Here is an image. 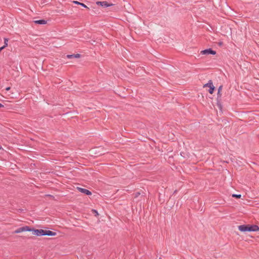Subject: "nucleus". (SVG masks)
Segmentation results:
<instances>
[{"label":"nucleus","mask_w":259,"mask_h":259,"mask_svg":"<svg viewBox=\"0 0 259 259\" xmlns=\"http://www.w3.org/2000/svg\"><path fill=\"white\" fill-rule=\"evenodd\" d=\"M4 107V105H3L2 104L0 103V108Z\"/></svg>","instance_id":"21"},{"label":"nucleus","mask_w":259,"mask_h":259,"mask_svg":"<svg viewBox=\"0 0 259 259\" xmlns=\"http://www.w3.org/2000/svg\"><path fill=\"white\" fill-rule=\"evenodd\" d=\"M222 88H223V85H220L218 89L217 99H221V96H222L221 91L222 90Z\"/></svg>","instance_id":"10"},{"label":"nucleus","mask_w":259,"mask_h":259,"mask_svg":"<svg viewBox=\"0 0 259 259\" xmlns=\"http://www.w3.org/2000/svg\"><path fill=\"white\" fill-rule=\"evenodd\" d=\"M31 231L34 235L41 236H45V230L43 229H35L34 228H31Z\"/></svg>","instance_id":"2"},{"label":"nucleus","mask_w":259,"mask_h":259,"mask_svg":"<svg viewBox=\"0 0 259 259\" xmlns=\"http://www.w3.org/2000/svg\"><path fill=\"white\" fill-rule=\"evenodd\" d=\"M97 4L104 8H107L108 7L111 6L113 5L112 4L108 3V2H107L106 1L97 2Z\"/></svg>","instance_id":"5"},{"label":"nucleus","mask_w":259,"mask_h":259,"mask_svg":"<svg viewBox=\"0 0 259 259\" xmlns=\"http://www.w3.org/2000/svg\"><path fill=\"white\" fill-rule=\"evenodd\" d=\"M217 104L218 107H219V108L220 110H222V105L221 103V99H217Z\"/></svg>","instance_id":"13"},{"label":"nucleus","mask_w":259,"mask_h":259,"mask_svg":"<svg viewBox=\"0 0 259 259\" xmlns=\"http://www.w3.org/2000/svg\"><path fill=\"white\" fill-rule=\"evenodd\" d=\"M57 233L50 230H45V235L53 236L56 235Z\"/></svg>","instance_id":"6"},{"label":"nucleus","mask_w":259,"mask_h":259,"mask_svg":"<svg viewBox=\"0 0 259 259\" xmlns=\"http://www.w3.org/2000/svg\"><path fill=\"white\" fill-rule=\"evenodd\" d=\"M232 197L238 199L241 197V195L240 194H233Z\"/></svg>","instance_id":"16"},{"label":"nucleus","mask_w":259,"mask_h":259,"mask_svg":"<svg viewBox=\"0 0 259 259\" xmlns=\"http://www.w3.org/2000/svg\"><path fill=\"white\" fill-rule=\"evenodd\" d=\"M73 3L76 4V5H78L79 6H82L85 8H87L88 9H90L89 8H88L84 4L79 2L78 1H73Z\"/></svg>","instance_id":"11"},{"label":"nucleus","mask_w":259,"mask_h":259,"mask_svg":"<svg viewBox=\"0 0 259 259\" xmlns=\"http://www.w3.org/2000/svg\"><path fill=\"white\" fill-rule=\"evenodd\" d=\"M33 22L36 24L44 25L47 24V21L44 19H40L33 21Z\"/></svg>","instance_id":"7"},{"label":"nucleus","mask_w":259,"mask_h":259,"mask_svg":"<svg viewBox=\"0 0 259 259\" xmlns=\"http://www.w3.org/2000/svg\"><path fill=\"white\" fill-rule=\"evenodd\" d=\"M81 56V55L79 54H72V55H67L66 56V57L68 58V59H71V58H80Z\"/></svg>","instance_id":"8"},{"label":"nucleus","mask_w":259,"mask_h":259,"mask_svg":"<svg viewBox=\"0 0 259 259\" xmlns=\"http://www.w3.org/2000/svg\"><path fill=\"white\" fill-rule=\"evenodd\" d=\"M21 229L20 228H18L17 229H16L15 231H14V232H13V233L14 234H18V233H21Z\"/></svg>","instance_id":"17"},{"label":"nucleus","mask_w":259,"mask_h":259,"mask_svg":"<svg viewBox=\"0 0 259 259\" xmlns=\"http://www.w3.org/2000/svg\"><path fill=\"white\" fill-rule=\"evenodd\" d=\"M2 149V147L0 145V150Z\"/></svg>","instance_id":"23"},{"label":"nucleus","mask_w":259,"mask_h":259,"mask_svg":"<svg viewBox=\"0 0 259 259\" xmlns=\"http://www.w3.org/2000/svg\"><path fill=\"white\" fill-rule=\"evenodd\" d=\"M91 211L92 213L94 214L95 216L98 217L99 215L98 212L97 210L93 209H92Z\"/></svg>","instance_id":"15"},{"label":"nucleus","mask_w":259,"mask_h":259,"mask_svg":"<svg viewBox=\"0 0 259 259\" xmlns=\"http://www.w3.org/2000/svg\"><path fill=\"white\" fill-rule=\"evenodd\" d=\"M159 259H161V257H159Z\"/></svg>","instance_id":"25"},{"label":"nucleus","mask_w":259,"mask_h":259,"mask_svg":"<svg viewBox=\"0 0 259 259\" xmlns=\"http://www.w3.org/2000/svg\"><path fill=\"white\" fill-rule=\"evenodd\" d=\"M77 189L80 192L83 193L87 195H91L92 194V192L88 189L80 187H77Z\"/></svg>","instance_id":"4"},{"label":"nucleus","mask_w":259,"mask_h":259,"mask_svg":"<svg viewBox=\"0 0 259 259\" xmlns=\"http://www.w3.org/2000/svg\"><path fill=\"white\" fill-rule=\"evenodd\" d=\"M10 89H11V87H7V88H6V90L7 91H9Z\"/></svg>","instance_id":"19"},{"label":"nucleus","mask_w":259,"mask_h":259,"mask_svg":"<svg viewBox=\"0 0 259 259\" xmlns=\"http://www.w3.org/2000/svg\"><path fill=\"white\" fill-rule=\"evenodd\" d=\"M20 228L22 232L25 231H31V228L28 226H23Z\"/></svg>","instance_id":"9"},{"label":"nucleus","mask_w":259,"mask_h":259,"mask_svg":"<svg viewBox=\"0 0 259 259\" xmlns=\"http://www.w3.org/2000/svg\"><path fill=\"white\" fill-rule=\"evenodd\" d=\"M238 229L241 232H255L259 230V227L256 225H241L238 226Z\"/></svg>","instance_id":"1"},{"label":"nucleus","mask_w":259,"mask_h":259,"mask_svg":"<svg viewBox=\"0 0 259 259\" xmlns=\"http://www.w3.org/2000/svg\"><path fill=\"white\" fill-rule=\"evenodd\" d=\"M8 41V38H5V45H6V43L7 44Z\"/></svg>","instance_id":"20"},{"label":"nucleus","mask_w":259,"mask_h":259,"mask_svg":"<svg viewBox=\"0 0 259 259\" xmlns=\"http://www.w3.org/2000/svg\"><path fill=\"white\" fill-rule=\"evenodd\" d=\"M213 83L211 80H209L208 82L203 85V88L208 87L210 88L211 85L212 86Z\"/></svg>","instance_id":"12"},{"label":"nucleus","mask_w":259,"mask_h":259,"mask_svg":"<svg viewBox=\"0 0 259 259\" xmlns=\"http://www.w3.org/2000/svg\"><path fill=\"white\" fill-rule=\"evenodd\" d=\"M214 90H215V87H214L213 85H212V86L211 85V87H210V88H209L208 92L210 94H212L213 93Z\"/></svg>","instance_id":"14"},{"label":"nucleus","mask_w":259,"mask_h":259,"mask_svg":"<svg viewBox=\"0 0 259 259\" xmlns=\"http://www.w3.org/2000/svg\"><path fill=\"white\" fill-rule=\"evenodd\" d=\"M200 54L202 55H215L216 52L211 48L207 49L201 51Z\"/></svg>","instance_id":"3"},{"label":"nucleus","mask_w":259,"mask_h":259,"mask_svg":"<svg viewBox=\"0 0 259 259\" xmlns=\"http://www.w3.org/2000/svg\"><path fill=\"white\" fill-rule=\"evenodd\" d=\"M177 192V190H175V191H174V193H176Z\"/></svg>","instance_id":"22"},{"label":"nucleus","mask_w":259,"mask_h":259,"mask_svg":"<svg viewBox=\"0 0 259 259\" xmlns=\"http://www.w3.org/2000/svg\"><path fill=\"white\" fill-rule=\"evenodd\" d=\"M222 44V42H220V43H219V45H221Z\"/></svg>","instance_id":"24"},{"label":"nucleus","mask_w":259,"mask_h":259,"mask_svg":"<svg viewBox=\"0 0 259 259\" xmlns=\"http://www.w3.org/2000/svg\"><path fill=\"white\" fill-rule=\"evenodd\" d=\"M140 194H141V193L139 192H136L135 193H134L135 198H137Z\"/></svg>","instance_id":"18"}]
</instances>
